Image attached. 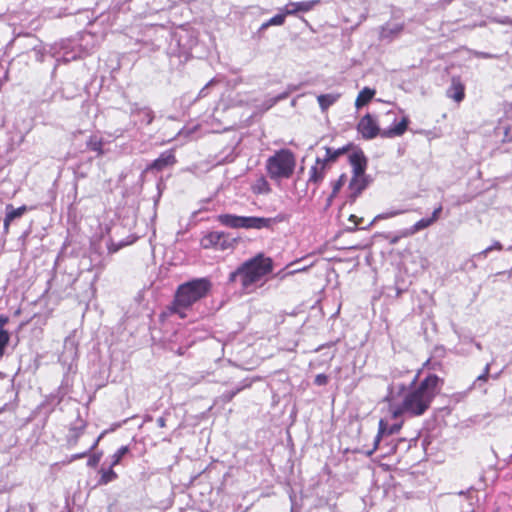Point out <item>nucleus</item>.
Returning <instances> with one entry per match:
<instances>
[{
	"label": "nucleus",
	"instance_id": "obj_1",
	"mask_svg": "<svg viewBox=\"0 0 512 512\" xmlns=\"http://www.w3.org/2000/svg\"><path fill=\"white\" fill-rule=\"evenodd\" d=\"M442 380L431 374L417 388L406 391L405 385L393 382L388 395L390 411L393 418L406 414L421 416L430 407L433 399L439 393Z\"/></svg>",
	"mask_w": 512,
	"mask_h": 512
},
{
	"label": "nucleus",
	"instance_id": "obj_2",
	"mask_svg": "<svg viewBox=\"0 0 512 512\" xmlns=\"http://www.w3.org/2000/svg\"><path fill=\"white\" fill-rule=\"evenodd\" d=\"M210 286V282L204 278L181 284L176 291L171 311L184 318L186 314L183 310L203 298L208 293Z\"/></svg>",
	"mask_w": 512,
	"mask_h": 512
},
{
	"label": "nucleus",
	"instance_id": "obj_3",
	"mask_svg": "<svg viewBox=\"0 0 512 512\" xmlns=\"http://www.w3.org/2000/svg\"><path fill=\"white\" fill-rule=\"evenodd\" d=\"M271 271V260L260 255L245 262L236 271L232 272L230 280L237 281L239 279L243 288L249 291L252 286L261 283Z\"/></svg>",
	"mask_w": 512,
	"mask_h": 512
},
{
	"label": "nucleus",
	"instance_id": "obj_4",
	"mask_svg": "<svg viewBox=\"0 0 512 512\" xmlns=\"http://www.w3.org/2000/svg\"><path fill=\"white\" fill-rule=\"evenodd\" d=\"M296 157L289 149H280L266 161L268 176L275 181L290 178L295 170Z\"/></svg>",
	"mask_w": 512,
	"mask_h": 512
},
{
	"label": "nucleus",
	"instance_id": "obj_5",
	"mask_svg": "<svg viewBox=\"0 0 512 512\" xmlns=\"http://www.w3.org/2000/svg\"><path fill=\"white\" fill-rule=\"evenodd\" d=\"M408 119L403 118L394 127L380 131L376 120L370 115H365L358 124V132L366 139H372L379 133L383 137L391 138L401 136L407 129Z\"/></svg>",
	"mask_w": 512,
	"mask_h": 512
},
{
	"label": "nucleus",
	"instance_id": "obj_6",
	"mask_svg": "<svg viewBox=\"0 0 512 512\" xmlns=\"http://www.w3.org/2000/svg\"><path fill=\"white\" fill-rule=\"evenodd\" d=\"M218 221L230 228L262 229L271 226L273 220L264 217L237 216L233 214H221Z\"/></svg>",
	"mask_w": 512,
	"mask_h": 512
},
{
	"label": "nucleus",
	"instance_id": "obj_7",
	"mask_svg": "<svg viewBox=\"0 0 512 512\" xmlns=\"http://www.w3.org/2000/svg\"><path fill=\"white\" fill-rule=\"evenodd\" d=\"M348 147L349 145L339 149L326 148L325 154L322 157L318 156L315 164L310 168L308 182L319 184L323 180L330 163L339 155L345 153Z\"/></svg>",
	"mask_w": 512,
	"mask_h": 512
},
{
	"label": "nucleus",
	"instance_id": "obj_8",
	"mask_svg": "<svg viewBox=\"0 0 512 512\" xmlns=\"http://www.w3.org/2000/svg\"><path fill=\"white\" fill-rule=\"evenodd\" d=\"M366 167V157L360 149L354 147V197L372 182V178L365 174Z\"/></svg>",
	"mask_w": 512,
	"mask_h": 512
},
{
	"label": "nucleus",
	"instance_id": "obj_9",
	"mask_svg": "<svg viewBox=\"0 0 512 512\" xmlns=\"http://www.w3.org/2000/svg\"><path fill=\"white\" fill-rule=\"evenodd\" d=\"M319 3L320 0L289 2L283 8H280V11H285L287 16L296 15L298 12L306 13L311 11Z\"/></svg>",
	"mask_w": 512,
	"mask_h": 512
},
{
	"label": "nucleus",
	"instance_id": "obj_10",
	"mask_svg": "<svg viewBox=\"0 0 512 512\" xmlns=\"http://www.w3.org/2000/svg\"><path fill=\"white\" fill-rule=\"evenodd\" d=\"M401 428V424L394 423L389 425L387 421L381 419L379 422V432L378 435L374 439L373 448L371 450L365 451L366 454L370 455L376 448L380 441V438L384 435H391L397 433Z\"/></svg>",
	"mask_w": 512,
	"mask_h": 512
},
{
	"label": "nucleus",
	"instance_id": "obj_11",
	"mask_svg": "<svg viewBox=\"0 0 512 512\" xmlns=\"http://www.w3.org/2000/svg\"><path fill=\"white\" fill-rule=\"evenodd\" d=\"M447 96L456 102H461L465 96V88L460 78L453 77L451 84L447 89Z\"/></svg>",
	"mask_w": 512,
	"mask_h": 512
},
{
	"label": "nucleus",
	"instance_id": "obj_12",
	"mask_svg": "<svg viewBox=\"0 0 512 512\" xmlns=\"http://www.w3.org/2000/svg\"><path fill=\"white\" fill-rule=\"evenodd\" d=\"M175 161L174 153L172 151H165L156 160H154L151 164V168L162 170L166 166L174 164Z\"/></svg>",
	"mask_w": 512,
	"mask_h": 512
},
{
	"label": "nucleus",
	"instance_id": "obj_13",
	"mask_svg": "<svg viewBox=\"0 0 512 512\" xmlns=\"http://www.w3.org/2000/svg\"><path fill=\"white\" fill-rule=\"evenodd\" d=\"M26 206H21L19 208H14L12 205L6 206V216L4 219V230L7 232L10 226V223L16 219L21 217L26 211Z\"/></svg>",
	"mask_w": 512,
	"mask_h": 512
},
{
	"label": "nucleus",
	"instance_id": "obj_14",
	"mask_svg": "<svg viewBox=\"0 0 512 512\" xmlns=\"http://www.w3.org/2000/svg\"><path fill=\"white\" fill-rule=\"evenodd\" d=\"M297 90V86H294V85H289L286 89V91H284L283 93L275 96V97H271V98H268L267 100H265L262 104V111H267L269 110L270 108H272L277 102L281 101V100H284L286 99L293 91H296Z\"/></svg>",
	"mask_w": 512,
	"mask_h": 512
},
{
	"label": "nucleus",
	"instance_id": "obj_15",
	"mask_svg": "<svg viewBox=\"0 0 512 512\" xmlns=\"http://www.w3.org/2000/svg\"><path fill=\"white\" fill-rule=\"evenodd\" d=\"M221 237H222V232L212 231V232L208 233L207 235H205L201 239V246L204 249H209V248L218 249Z\"/></svg>",
	"mask_w": 512,
	"mask_h": 512
},
{
	"label": "nucleus",
	"instance_id": "obj_16",
	"mask_svg": "<svg viewBox=\"0 0 512 512\" xmlns=\"http://www.w3.org/2000/svg\"><path fill=\"white\" fill-rule=\"evenodd\" d=\"M376 94V91L372 88H369V87H365L364 89H362L356 100H355V106L357 108H362L364 107L365 105H367L372 99L373 97L375 96Z\"/></svg>",
	"mask_w": 512,
	"mask_h": 512
},
{
	"label": "nucleus",
	"instance_id": "obj_17",
	"mask_svg": "<svg viewBox=\"0 0 512 512\" xmlns=\"http://www.w3.org/2000/svg\"><path fill=\"white\" fill-rule=\"evenodd\" d=\"M432 224L433 223H432V220H430V218L421 219L418 222H416L412 227L403 230L401 232V236H403V237L412 236L415 233H417V232H419V231L429 227Z\"/></svg>",
	"mask_w": 512,
	"mask_h": 512
},
{
	"label": "nucleus",
	"instance_id": "obj_18",
	"mask_svg": "<svg viewBox=\"0 0 512 512\" xmlns=\"http://www.w3.org/2000/svg\"><path fill=\"white\" fill-rule=\"evenodd\" d=\"M339 98V94L329 93L322 94L317 97L318 103L322 109V111L327 110L330 106H332Z\"/></svg>",
	"mask_w": 512,
	"mask_h": 512
},
{
	"label": "nucleus",
	"instance_id": "obj_19",
	"mask_svg": "<svg viewBox=\"0 0 512 512\" xmlns=\"http://www.w3.org/2000/svg\"><path fill=\"white\" fill-rule=\"evenodd\" d=\"M103 145V139L95 135L90 136V138L87 141V147L91 151L96 152L99 156L104 154Z\"/></svg>",
	"mask_w": 512,
	"mask_h": 512
},
{
	"label": "nucleus",
	"instance_id": "obj_20",
	"mask_svg": "<svg viewBox=\"0 0 512 512\" xmlns=\"http://www.w3.org/2000/svg\"><path fill=\"white\" fill-rule=\"evenodd\" d=\"M252 191L255 194H268L270 192V186L268 181L264 177H259L252 185Z\"/></svg>",
	"mask_w": 512,
	"mask_h": 512
},
{
	"label": "nucleus",
	"instance_id": "obj_21",
	"mask_svg": "<svg viewBox=\"0 0 512 512\" xmlns=\"http://www.w3.org/2000/svg\"><path fill=\"white\" fill-rule=\"evenodd\" d=\"M113 467L114 466H111L105 470V469H101L100 473H101V477H100V480H99V483L100 484H103V485H106L112 481H114L115 479H117V474L113 471Z\"/></svg>",
	"mask_w": 512,
	"mask_h": 512
},
{
	"label": "nucleus",
	"instance_id": "obj_22",
	"mask_svg": "<svg viewBox=\"0 0 512 512\" xmlns=\"http://www.w3.org/2000/svg\"><path fill=\"white\" fill-rule=\"evenodd\" d=\"M129 452L128 446L120 447L113 455L111 466H116L120 463L121 459Z\"/></svg>",
	"mask_w": 512,
	"mask_h": 512
},
{
	"label": "nucleus",
	"instance_id": "obj_23",
	"mask_svg": "<svg viewBox=\"0 0 512 512\" xmlns=\"http://www.w3.org/2000/svg\"><path fill=\"white\" fill-rule=\"evenodd\" d=\"M235 240L230 238L227 234L222 232V237L218 246V250H227L229 248H232Z\"/></svg>",
	"mask_w": 512,
	"mask_h": 512
},
{
	"label": "nucleus",
	"instance_id": "obj_24",
	"mask_svg": "<svg viewBox=\"0 0 512 512\" xmlns=\"http://www.w3.org/2000/svg\"><path fill=\"white\" fill-rule=\"evenodd\" d=\"M9 339V333L4 329H0V359L4 355V351L6 346L8 345Z\"/></svg>",
	"mask_w": 512,
	"mask_h": 512
},
{
	"label": "nucleus",
	"instance_id": "obj_25",
	"mask_svg": "<svg viewBox=\"0 0 512 512\" xmlns=\"http://www.w3.org/2000/svg\"><path fill=\"white\" fill-rule=\"evenodd\" d=\"M286 16L285 11H280L279 14L268 20V24H270V26H281L284 24Z\"/></svg>",
	"mask_w": 512,
	"mask_h": 512
},
{
	"label": "nucleus",
	"instance_id": "obj_26",
	"mask_svg": "<svg viewBox=\"0 0 512 512\" xmlns=\"http://www.w3.org/2000/svg\"><path fill=\"white\" fill-rule=\"evenodd\" d=\"M100 439H101V436H99V437H98V438L93 442V444L91 445V447L89 448V450H88V451H85V452H82V453H79V454H74V455H72V456H71V458H70V462H71V461H74V460H76V459L83 458V457H85L86 455H88V453H89V452H91L92 450H94V449L97 447V445H98V443H99Z\"/></svg>",
	"mask_w": 512,
	"mask_h": 512
},
{
	"label": "nucleus",
	"instance_id": "obj_27",
	"mask_svg": "<svg viewBox=\"0 0 512 512\" xmlns=\"http://www.w3.org/2000/svg\"><path fill=\"white\" fill-rule=\"evenodd\" d=\"M404 212H406V210H390L377 215L375 219H389L400 214H403Z\"/></svg>",
	"mask_w": 512,
	"mask_h": 512
},
{
	"label": "nucleus",
	"instance_id": "obj_28",
	"mask_svg": "<svg viewBox=\"0 0 512 512\" xmlns=\"http://www.w3.org/2000/svg\"><path fill=\"white\" fill-rule=\"evenodd\" d=\"M403 29L402 25L400 24H395L392 28H389V27H385L383 28L382 30V35L384 37H387L389 36L390 34H398L401 32V30Z\"/></svg>",
	"mask_w": 512,
	"mask_h": 512
},
{
	"label": "nucleus",
	"instance_id": "obj_29",
	"mask_svg": "<svg viewBox=\"0 0 512 512\" xmlns=\"http://www.w3.org/2000/svg\"><path fill=\"white\" fill-rule=\"evenodd\" d=\"M490 367H491L490 363L486 364V366L484 367L483 373L476 378L474 385L477 382H487V380L489 378Z\"/></svg>",
	"mask_w": 512,
	"mask_h": 512
},
{
	"label": "nucleus",
	"instance_id": "obj_30",
	"mask_svg": "<svg viewBox=\"0 0 512 512\" xmlns=\"http://www.w3.org/2000/svg\"><path fill=\"white\" fill-rule=\"evenodd\" d=\"M345 183V176L342 175L333 185L332 196H335Z\"/></svg>",
	"mask_w": 512,
	"mask_h": 512
},
{
	"label": "nucleus",
	"instance_id": "obj_31",
	"mask_svg": "<svg viewBox=\"0 0 512 512\" xmlns=\"http://www.w3.org/2000/svg\"><path fill=\"white\" fill-rule=\"evenodd\" d=\"M100 459H101V454H93L89 459H88V462H87V465L90 466V467H96L98 465V463L100 462Z\"/></svg>",
	"mask_w": 512,
	"mask_h": 512
},
{
	"label": "nucleus",
	"instance_id": "obj_32",
	"mask_svg": "<svg viewBox=\"0 0 512 512\" xmlns=\"http://www.w3.org/2000/svg\"><path fill=\"white\" fill-rule=\"evenodd\" d=\"M494 249L501 250L502 249L501 243L500 242H495L494 245H492V246L486 248L485 250H483L482 254L486 256L490 251H492Z\"/></svg>",
	"mask_w": 512,
	"mask_h": 512
},
{
	"label": "nucleus",
	"instance_id": "obj_33",
	"mask_svg": "<svg viewBox=\"0 0 512 512\" xmlns=\"http://www.w3.org/2000/svg\"><path fill=\"white\" fill-rule=\"evenodd\" d=\"M315 383L319 386L325 385L327 383V376L324 374H318L315 377Z\"/></svg>",
	"mask_w": 512,
	"mask_h": 512
},
{
	"label": "nucleus",
	"instance_id": "obj_34",
	"mask_svg": "<svg viewBox=\"0 0 512 512\" xmlns=\"http://www.w3.org/2000/svg\"><path fill=\"white\" fill-rule=\"evenodd\" d=\"M441 211H442V207H441V206L437 207V208L433 211L432 216L430 217V220H432V223H434L435 221H437V220H438V218H439V216H440Z\"/></svg>",
	"mask_w": 512,
	"mask_h": 512
},
{
	"label": "nucleus",
	"instance_id": "obj_35",
	"mask_svg": "<svg viewBox=\"0 0 512 512\" xmlns=\"http://www.w3.org/2000/svg\"><path fill=\"white\" fill-rule=\"evenodd\" d=\"M8 318L5 316H0V329H3V326L7 323Z\"/></svg>",
	"mask_w": 512,
	"mask_h": 512
},
{
	"label": "nucleus",
	"instance_id": "obj_36",
	"mask_svg": "<svg viewBox=\"0 0 512 512\" xmlns=\"http://www.w3.org/2000/svg\"><path fill=\"white\" fill-rule=\"evenodd\" d=\"M157 423L159 425V427H164L165 426V419L160 417L157 419Z\"/></svg>",
	"mask_w": 512,
	"mask_h": 512
},
{
	"label": "nucleus",
	"instance_id": "obj_37",
	"mask_svg": "<svg viewBox=\"0 0 512 512\" xmlns=\"http://www.w3.org/2000/svg\"><path fill=\"white\" fill-rule=\"evenodd\" d=\"M268 27H270V24H268V21L264 22L261 27H260V30H265L267 29Z\"/></svg>",
	"mask_w": 512,
	"mask_h": 512
},
{
	"label": "nucleus",
	"instance_id": "obj_38",
	"mask_svg": "<svg viewBox=\"0 0 512 512\" xmlns=\"http://www.w3.org/2000/svg\"><path fill=\"white\" fill-rule=\"evenodd\" d=\"M400 237H401V236H395V237H393V238L390 240V243H391V244H395V243H397Z\"/></svg>",
	"mask_w": 512,
	"mask_h": 512
},
{
	"label": "nucleus",
	"instance_id": "obj_39",
	"mask_svg": "<svg viewBox=\"0 0 512 512\" xmlns=\"http://www.w3.org/2000/svg\"><path fill=\"white\" fill-rule=\"evenodd\" d=\"M147 116L149 117L147 121V123L149 124L152 122V116L150 115V112H147Z\"/></svg>",
	"mask_w": 512,
	"mask_h": 512
},
{
	"label": "nucleus",
	"instance_id": "obj_40",
	"mask_svg": "<svg viewBox=\"0 0 512 512\" xmlns=\"http://www.w3.org/2000/svg\"><path fill=\"white\" fill-rule=\"evenodd\" d=\"M417 380V375L413 376V378L410 381V384H414Z\"/></svg>",
	"mask_w": 512,
	"mask_h": 512
},
{
	"label": "nucleus",
	"instance_id": "obj_41",
	"mask_svg": "<svg viewBox=\"0 0 512 512\" xmlns=\"http://www.w3.org/2000/svg\"><path fill=\"white\" fill-rule=\"evenodd\" d=\"M204 90H205V88H203V89L200 91V96H204V95H205V94H204Z\"/></svg>",
	"mask_w": 512,
	"mask_h": 512
},
{
	"label": "nucleus",
	"instance_id": "obj_42",
	"mask_svg": "<svg viewBox=\"0 0 512 512\" xmlns=\"http://www.w3.org/2000/svg\"><path fill=\"white\" fill-rule=\"evenodd\" d=\"M359 225L358 222H356V220L354 219V227H357Z\"/></svg>",
	"mask_w": 512,
	"mask_h": 512
},
{
	"label": "nucleus",
	"instance_id": "obj_43",
	"mask_svg": "<svg viewBox=\"0 0 512 512\" xmlns=\"http://www.w3.org/2000/svg\"><path fill=\"white\" fill-rule=\"evenodd\" d=\"M348 159L352 163V155H348Z\"/></svg>",
	"mask_w": 512,
	"mask_h": 512
}]
</instances>
